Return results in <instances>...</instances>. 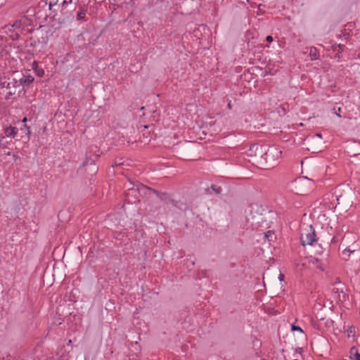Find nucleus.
I'll return each mask as SVG.
<instances>
[{
  "label": "nucleus",
  "mask_w": 360,
  "mask_h": 360,
  "mask_svg": "<svg viewBox=\"0 0 360 360\" xmlns=\"http://www.w3.org/2000/svg\"><path fill=\"white\" fill-rule=\"evenodd\" d=\"M48 4H49L48 0H46V1L42 0V1H39L38 6H39V8H43L46 7V6Z\"/></svg>",
  "instance_id": "a878e982"
},
{
  "label": "nucleus",
  "mask_w": 360,
  "mask_h": 360,
  "mask_svg": "<svg viewBox=\"0 0 360 360\" xmlns=\"http://www.w3.org/2000/svg\"><path fill=\"white\" fill-rule=\"evenodd\" d=\"M98 155H94V158H86V160L83 162V167L85 168L86 171L88 169L89 170V172L91 173H96L97 172V167L95 165V161L96 159H98Z\"/></svg>",
  "instance_id": "6e6552de"
},
{
  "label": "nucleus",
  "mask_w": 360,
  "mask_h": 360,
  "mask_svg": "<svg viewBox=\"0 0 360 360\" xmlns=\"http://www.w3.org/2000/svg\"><path fill=\"white\" fill-rule=\"evenodd\" d=\"M264 71L262 68H259L258 65H252V66L249 67V75H263Z\"/></svg>",
  "instance_id": "dca6fc26"
},
{
  "label": "nucleus",
  "mask_w": 360,
  "mask_h": 360,
  "mask_svg": "<svg viewBox=\"0 0 360 360\" xmlns=\"http://www.w3.org/2000/svg\"><path fill=\"white\" fill-rule=\"evenodd\" d=\"M250 207L251 210L249 213V224L252 229L257 231H264L269 228V223L264 214L259 211H256L255 213L253 214V205H250Z\"/></svg>",
  "instance_id": "20e7f679"
},
{
  "label": "nucleus",
  "mask_w": 360,
  "mask_h": 360,
  "mask_svg": "<svg viewBox=\"0 0 360 360\" xmlns=\"http://www.w3.org/2000/svg\"><path fill=\"white\" fill-rule=\"evenodd\" d=\"M291 330L292 331H299V332L303 333L302 329L300 326H295V324L291 325Z\"/></svg>",
  "instance_id": "393cba45"
},
{
  "label": "nucleus",
  "mask_w": 360,
  "mask_h": 360,
  "mask_svg": "<svg viewBox=\"0 0 360 360\" xmlns=\"http://www.w3.org/2000/svg\"><path fill=\"white\" fill-rule=\"evenodd\" d=\"M13 158L15 161L17 160L19 158L18 155H15V154L13 155Z\"/></svg>",
  "instance_id": "4c0bfd02"
},
{
  "label": "nucleus",
  "mask_w": 360,
  "mask_h": 360,
  "mask_svg": "<svg viewBox=\"0 0 360 360\" xmlns=\"http://www.w3.org/2000/svg\"><path fill=\"white\" fill-rule=\"evenodd\" d=\"M340 112H341V108H338L337 112H335V113L338 117H341V115H340Z\"/></svg>",
  "instance_id": "473e14b6"
},
{
  "label": "nucleus",
  "mask_w": 360,
  "mask_h": 360,
  "mask_svg": "<svg viewBox=\"0 0 360 360\" xmlns=\"http://www.w3.org/2000/svg\"><path fill=\"white\" fill-rule=\"evenodd\" d=\"M17 94V91L16 90H13V91H10L7 93L5 98L6 99H9L10 96H13V95H15Z\"/></svg>",
  "instance_id": "bb28decb"
},
{
  "label": "nucleus",
  "mask_w": 360,
  "mask_h": 360,
  "mask_svg": "<svg viewBox=\"0 0 360 360\" xmlns=\"http://www.w3.org/2000/svg\"><path fill=\"white\" fill-rule=\"evenodd\" d=\"M251 340L254 355H255L256 356H259L260 353V349L262 347V342L260 341V340L252 335L251 336Z\"/></svg>",
  "instance_id": "9b49d317"
},
{
  "label": "nucleus",
  "mask_w": 360,
  "mask_h": 360,
  "mask_svg": "<svg viewBox=\"0 0 360 360\" xmlns=\"http://www.w3.org/2000/svg\"><path fill=\"white\" fill-rule=\"evenodd\" d=\"M71 343H72V340H70L68 341V345H70V344H71Z\"/></svg>",
  "instance_id": "a18cd8bd"
},
{
  "label": "nucleus",
  "mask_w": 360,
  "mask_h": 360,
  "mask_svg": "<svg viewBox=\"0 0 360 360\" xmlns=\"http://www.w3.org/2000/svg\"><path fill=\"white\" fill-rule=\"evenodd\" d=\"M20 138L25 142H28L30 139L31 131L30 127L27 124H24L23 127L20 128Z\"/></svg>",
  "instance_id": "f8f14e48"
},
{
  "label": "nucleus",
  "mask_w": 360,
  "mask_h": 360,
  "mask_svg": "<svg viewBox=\"0 0 360 360\" xmlns=\"http://www.w3.org/2000/svg\"><path fill=\"white\" fill-rule=\"evenodd\" d=\"M345 46L344 44H338V46H333V49L335 51H342L345 49Z\"/></svg>",
  "instance_id": "b1692460"
},
{
  "label": "nucleus",
  "mask_w": 360,
  "mask_h": 360,
  "mask_svg": "<svg viewBox=\"0 0 360 360\" xmlns=\"http://www.w3.org/2000/svg\"><path fill=\"white\" fill-rule=\"evenodd\" d=\"M266 40L269 42H271L273 41V37L271 36H267Z\"/></svg>",
  "instance_id": "72a5a7b5"
},
{
  "label": "nucleus",
  "mask_w": 360,
  "mask_h": 360,
  "mask_svg": "<svg viewBox=\"0 0 360 360\" xmlns=\"http://www.w3.org/2000/svg\"><path fill=\"white\" fill-rule=\"evenodd\" d=\"M49 1V11H50V13L49 15V16H52L53 14L56 13V11L55 9H53V8L54 6H56L58 1H60V0H48ZM46 18L48 17V15L46 16Z\"/></svg>",
  "instance_id": "aec40b11"
},
{
  "label": "nucleus",
  "mask_w": 360,
  "mask_h": 360,
  "mask_svg": "<svg viewBox=\"0 0 360 360\" xmlns=\"http://www.w3.org/2000/svg\"><path fill=\"white\" fill-rule=\"evenodd\" d=\"M250 54V53L249 52V55ZM251 54L253 57L249 56V65H254L257 61H260L262 60L263 56L262 47L254 46V48L251 49Z\"/></svg>",
  "instance_id": "0eeeda50"
},
{
  "label": "nucleus",
  "mask_w": 360,
  "mask_h": 360,
  "mask_svg": "<svg viewBox=\"0 0 360 360\" xmlns=\"http://www.w3.org/2000/svg\"><path fill=\"white\" fill-rule=\"evenodd\" d=\"M18 131V129L15 127L9 126L4 129V134L7 137L14 138Z\"/></svg>",
  "instance_id": "4468645a"
},
{
  "label": "nucleus",
  "mask_w": 360,
  "mask_h": 360,
  "mask_svg": "<svg viewBox=\"0 0 360 360\" xmlns=\"http://www.w3.org/2000/svg\"><path fill=\"white\" fill-rule=\"evenodd\" d=\"M258 236L260 237V238H257V241L259 242L263 240V243H268L269 245H272V243H274L276 240V236L274 231H268L266 232L264 231H259Z\"/></svg>",
  "instance_id": "423d86ee"
},
{
  "label": "nucleus",
  "mask_w": 360,
  "mask_h": 360,
  "mask_svg": "<svg viewBox=\"0 0 360 360\" xmlns=\"http://www.w3.org/2000/svg\"><path fill=\"white\" fill-rule=\"evenodd\" d=\"M6 154L7 155H11V153H10V152H8V153H6Z\"/></svg>",
  "instance_id": "c03bdc74"
},
{
  "label": "nucleus",
  "mask_w": 360,
  "mask_h": 360,
  "mask_svg": "<svg viewBox=\"0 0 360 360\" xmlns=\"http://www.w3.org/2000/svg\"><path fill=\"white\" fill-rule=\"evenodd\" d=\"M354 360H360V354L359 353H356V358H354Z\"/></svg>",
  "instance_id": "c9c22d12"
},
{
  "label": "nucleus",
  "mask_w": 360,
  "mask_h": 360,
  "mask_svg": "<svg viewBox=\"0 0 360 360\" xmlns=\"http://www.w3.org/2000/svg\"><path fill=\"white\" fill-rule=\"evenodd\" d=\"M349 353H350V355H351V356H352V355H354V357L356 358V353H358L356 348L355 347H352L350 349V352H349Z\"/></svg>",
  "instance_id": "c85d7f7f"
},
{
  "label": "nucleus",
  "mask_w": 360,
  "mask_h": 360,
  "mask_svg": "<svg viewBox=\"0 0 360 360\" xmlns=\"http://www.w3.org/2000/svg\"><path fill=\"white\" fill-rule=\"evenodd\" d=\"M27 25V18L25 16L22 17L20 19L16 20L13 24L12 27L15 28H21Z\"/></svg>",
  "instance_id": "f3484780"
},
{
  "label": "nucleus",
  "mask_w": 360,
  "mask_h": 360,
  "mask_svg": "<svg viewBox=\"0 0 360 360\" xmlns=\"http://www.w3.org/2000/svg\"><path fill=\"white\" fill-rule=\"evenodd\" d=\"M27 117H24V118L22 119V123H25V122H27Z\"/></svg>",
  "instance_id": "a19ab883"
},
{
  "label": "nucleus",
  "mask_w": 360,
  "mask_h": 360,
  "mask_svg": "<svg viewBox=\"0 0 360 360\" xmlns=\"http://www.w3.org/2000/svg\"><path fill=\"white\" fill-rule=\"evenodd\" d=\"M40 39V44H46L48 41V37L47 36H42Z\"/></svg>",
  "instance_id": "c756f323"
},
{
  "label": "nucleus",
  "mask_w": 360,
  "mask_h": 360,
  "mask_svg": "<svg viewBox=\"0 0 360 360\" xmlns=\"http://www.w3.org/2000/svg\"><path fill=\"white\" fill-rule=\"evenodd\" d=\"M278 278H279L280 281H283V278H284V275L282 274H280L279 276H278Z\"/></svg>",
  "instance_id": "e433bc0d"
},
{
  "label": "nucleus",
  "mask_w": 360,
  "mask_h": 360,
  "mask_svg": "<svg viewBox=\"0 0 360 360\" xmlns=\"http://www.w3.org/2000/svg\"><path fill=\"white\" fill-rule=\"evenodd\" d=\"M259 146L257 143L251 144L249 146V164H251L253 167H255V164L254 163L255 160L258 159V156L257 155V152L252 148L253 146Z\"/></svg>",
  "instance_id": "ddd939ff"
},
{
  "label": "nucleus",
  "mask_w": 360,
  "mask_h": 360,
  "mask_svg": "<svg viewBox=\"0 0 360 360\" xmlns=\"http://www.w3.org/2000/svg\"><path fill=\"white\" fill-rule=\"evenodd\" d=\"M7 82L6 81L3 82L2 80L0 81V86L1 88H6V85Z\"/></svg>",
  "instance_id": "2f4dec72"
},
{
  "label": "nucleus",
  "mask_w": 360,
  "mask_h": 360,
  "mask_svg": "<svg viewBox=\"0 0 360 360\" xmlns=\"http://www.w3.org/2000/svg\"><path fill=\"white\" fill-rule=\"evenodd\" d=\"M347 252H348V256H349L351 251L349 250H347V249L344 250L343 254H346Z\"/></svg>",
  "instance_id": "58836bf2"
},
{
  "label": "nucleus",
  "mask_w": 360,
  "mask_h": 360,
  "mask_svg": "<svg viewBox=\"0 0 360 360\" xmlns=\"http://www.w3.org/2000/svg\"><path fill=\"white\" fill-rule=\"evenodd\" d=\"M252 148L257 152L258 159L255 160V167L260 169H269L274 168L278 165V159L281 155V151L276 148H269L266 151L262 146H253Z\"/></svg>",
  "instance_id": "f257e3e1"
},
{
  "label": "nucleus",
  "mask_w": 360,
  "mask_h": 360,
  "mask_svg": "<svg viewBox=\"0 0 360 360\" xmlns=\"http://www.w3.org/2000/svg\"><path fill=\"white\" fill-rule=\"evenodd\" d=\"M179 207V209H181V207H179L178 205H177V207Z\"/></svg>",
  "instance_id": "de8ad7c7"
},
{
  "label": "nucleus",
  "mask_w": 360,
  "mask_h": 360,
  "mask_svg": "<svg viewBox=\"0 0 360 360\" xmlns=\"http://www.w3.org/2000/svg\"><path fill=\"white\" fill-rule=\"evenodd\" d=\"M255 191V193H257V190H256V188H254Z\"/></svg>",
  "instance_id": "49530a36"
},
{
  "label": "nucleus",
  "mask_w": 360,
  "mask_h": 360,
  "mask_svg": "<svg viewBox=\"0 0 360 360\" xmlns=\"http://www.w3.org/2000/svg\"><path fill=\"white\" fill-rule=\"evenodd\" d=\"M20 82H22V90L25 86H28L31 84L34 78L31 75H24L22 77L19 78Z\"/></svg>",
  "instance_id": "2eb2a0df"
},
{
  "label": "nucleus",
  "mask_w": 360,
  "mask_h": 360,
  "mask_svg": "<svg viewBox=\"0 0 360 360\" xmlns=\"http://www.w3.org/2000/svg\"><path fill=\"white\" fill-rule=\"evenodd\" d=\"M316 136L319 137V138H321V139L322 138V134H321L317 133V134H316Z\"/></svg>",
  "instance_id": "ea45409f"
},
{
  "label": "nucleus",
  "mask_w": 360,
  "mask_h": 360,
  "mask_svg": "<svg viewBox=\"0 0 360 360\" xmlns=\"http://www.w3.org/2000/svg\"><path fill=\"white\" fill-rule=\"evenodd\" d=\"M130 185H132V188H129V192L125 194V200L128 203L136 204L139 202L140 200L137 194L139 196H145L148 191H151V188L139 183L134 184L133 182H130Z\"/></svg>",
  "instance_id": "7ed1b4c3"
},
{
  "label": "nucleus",
  "mask_w": 360,
  "mask_h": 360,
  "mask_svg": "<svg viewBox=\"0 0 360 360\" xmlns=\"http://www.w3.org/2000/svg\"><path fill=\"white\" fill-rule=\"evenodd\" d=\"M228 107H229V109H231V102H229V103H228Z\"/></svg>",
  "instance_id": "37998d69"
},
{
  "label": "nucleus",
  "mask_w": 360,
  "mask_h": 360,
  "mask_svg": "<svg viewBox=\"0 0 360 360\" xmlns=\"http://www.w3.org/2000/svg\"><path fill=\"white\" fill-rule=\"evenodd\" d=\"M30 45L32 46H36L37 44H40V39L38 38L37 39H34V37L30 38Z\"/></svg>",
  "instance_id": "5701e85b"
},
{
  "label": "nucleus",
  "mask_w": 360,
  "mask_h": 360,
  "mask_svg": "<svg viewBox=\"0 0 360 360\" xmlns=\"http://www.w3.org/2000/svg\"><path fill=\"white\" fill-rule=\"evenodd\" d=\"M333 292L335 294H338V297L339 300H341V295H342L343 299L345 298L344 294V284H341V286L333 288Z\"/></svg>",
  "instance_id": "412c9836"
},
{
  "label": "nucleus",
  "mask_w": 360,
  "mask_h": 360,
  "mask_svg": "<svg viewBox=\"0 0 360 360\" xmlns=\"http://www.w3.org/2000/svg\"><path fill=\"white\" fill-rule=\"evenodd\" d=\"M79 0L68 1V2L61 4V10L60 13H54L51 16V26L57 30L66 24L69 20L73 18V12L77 8Z\"/></svg>",
  "instance_id": "f03ea898"
},
{
  "label": "nucleus",
  "mask_w": 360,
  "mask_h": 360,
  "mask_svg": "<svg viewBox=\"0 0 360 360\" xmlns=\"http://www.w3.org/2000/svg\"><path fill=\"white\" fill-rule=\"evenodd\" d=\"M338 283L340 286H341V284H342V283H341V281H340V278H336V281H335V284H338Z\"/></svg>",
  "instance_id": "f704fd0d"
},
{
  "label": "nucleus",
  "mask_w": 360,
  "mask_h": 360,
  "mask_svg": "<svg viewBox=\"0 0 360 360\" xmlns=\"http://www.w3.org/2000/svg\"><path fill=\"white\" fill-rule=\"evenodd\" d=\"M130 182H131V181H129V184L127 186L128 187V190L129 189V188H132V185H130Z\"/></svg>",
  "instance_id": "79ce46f5"
},
{
  "label": "nucleus",
  "mask_w": 360,
  "mask_h": 360,
  "mask_svg": "<svg viewBox=\"0 0 360 360\" xmlns=\"http://www.w3.org/2000/svg\"><path fill=\"white\" fill-rule=\"evenodd\" d=\"M151 192L155 193L161 200H164V201L169 200L172 202L173 206L177 207V201H175L174 200L171 199L169 195L167 193H162V192H160V191H158L154 188H151Z\"/></svg>",
  "instance_id": "9d476101"
},
{
  "label": "nucleus",
  "mask_w": 360,
  "mask_h": 360,
  "mask_svg": "<svg viewBox=\"0 0 360 360\" xmlns=\"http://www.w3.org/2000/svg\"><path fill=\"white\" fill-rule=\"evenodd\" d=\"M87 12V9L84 6H79V11L77 13V20L79 21L86 20L85 16Z\"/></svg>",
  "instance_id": "a211bd4d"
},
{
  "label": "nucleus",
  "mask_w": 360,
  "mask_h": 360,
  "mask_svg": "<svg viewBox=\"0 0 360 360\" xmlns=\"http://www.w3.org/2000/svg\"><path fill=\"white\" fill-rule=\"evenodd\" d=\"M6 88L11 91H13L15 89L17 91V93L19 94L22 90V82H20L19 79L13 78L7 82Z\"/></svg>",
  "instance_id": "1a4fd4ad"
},
{
  "label": "nucleus",
  "mask_w": 360,
  "mask_h": 360,
  "mask_svg": "<svg viewBox=\"0 0 360 360\" xmlns=\"http://www.w3.org/2000/svg\"><path fill=\"white\" fill-rule=\"evenodd\" d=\"M211 188L216 193H221V188L217 187L215 185H212Z\"/></svg>",
  "instance_id": "cd10ccee"
},
{
  "label": "nucleus",
  "mask_w": 360,
  "mask_h": 360,
  "mask_svg": "<svg viewBox=\"0 0 360 360\" xmlns=\"http://www.w3.org/2000/svg\"><path fill=\"white\" fill-rule=\"evenodd\" d=\"M32 69L34 70L35 74L39 77H43V75H44V70L38 65L37 61L33 62Z\"/></svg>",
  "instance_id": "6ab92c4d"
},
{
  "label": "nucleus",
  "mask_w": 360,
  "mask_h": 360,
  "mask_svg": "<svg viewBox=\"0 0 360 360\" xmlns=\"http://www.w3.org/2000/svg\"><path fill=\"white\" fill-rule=\"evenodd\" d=\"M300 241L303 246L312 245L316 241L315 229L312 225H309L302 230L300 235Z\"/></svg>",
  "instance_id": "39448f33"
},
{
  "label": "nucleus",
  "mask_w": 360,
  "mask_h": 360,
  "mask_svg": "<svg viewBox=\"0 0 360 360\" xmlns=\"http://www.w3.org/2000/svg\"><path fill=\"white\" fill-rule=\"evenodd\" d=\"M338 51V53H336L335 58H337L338 60H340L342 57V56H341L342 51Z\"/></svg>",
  "instance_id": "7c9ffc66"
},
{
  "label": "nucleus",
  "mask_w": 360,
  "mask_h": 360,
  "mask_svg": "<svg viewBox=\"0 0 360 360\" xmlns=\"http://www.w3.org/2000/svg\"><path fill=\"white\" fill-rule=\"evenodd\" d=\"M309 56L312 60H316L319 58V53L316 47L312 46L310 48Z\"/></svg>",
  "instance_id": "4be33fe9"
}]
</instances>
